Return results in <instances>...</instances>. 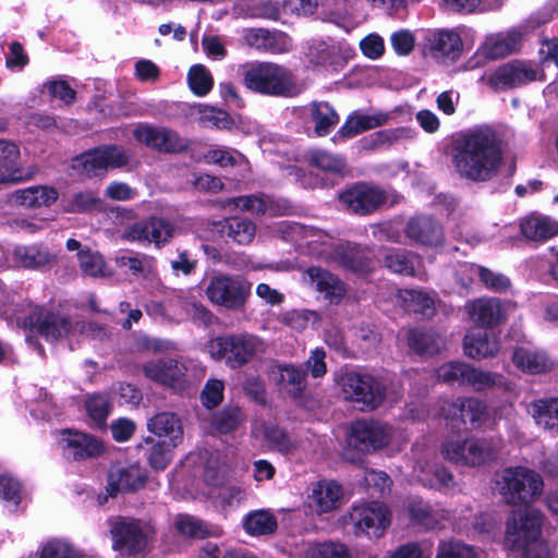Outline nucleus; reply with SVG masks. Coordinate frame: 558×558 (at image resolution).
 Listing matches in <instances>:
<instances>
[{"mask_svg":"<svg viewBox=\"0 0 558 558\" xmlns=\"http://www.w3.org/2000/svg\"><path fill=\"white\" fill-rule=\"evenodd\" d=\"M450 161L462 180L475 183L493 180L504 161L501 135L489 125H478L462 133L453 141Z\"/></svg>","mask_w":558,"mask_h":558,"instance_id":"f257e3e1","label":"nucleus"},{"mask_svg":"<svg viewBox=\"0 0 558 558\" xmlns=\"http://www.w3.org/2000/svg\"><path fill=\"white\" fill-rule=\"evenodd\" d=\"M0 315L8 322L15 320L19 327L29 329L48 341H54L63 336L76 332L96 339L107 336L104 327L93 323H71L63 316L46 312L43 307L34 305L15 291H7L0 282Z\"/></svg>","mask_w":558,"mask_h":558,"instance_id":"f03ea898","label":"nucleus"},{"mask_svg":"<svg viewBox=\"0 0 558 558\" xmlns=\"http://www.w3.org/2000/svg\"><path fill=\"white\" fill-rule=\"evenodd\" d=\"M278 232L286 241L293 242L300 250L326 260H336L344 268L356 272L368 270V259L356 245L335 246L331 236L320 229L303 226L298 222L282 221Z\"/></svg>","mask_w":558,"mask_h":558,"instance_id":"7ed1b4c3","label":"nucleus"},{"mask_svg":"<svg viewBox=\"0 0 558 558\" xmlns=\"http://www.w3.org/2000/svg\"><path fill=\"white\" fill-rule=\"evenodd\" d=\"M543 523L539 510H513L506 522L505 547L523 558H549L553 550L543 537Z\"/></svg>","mask_w":558,"mask_h":558,"instance_id":"20e7f679","label":"nucleus"},{"mask_svg":"<svg viewBox=\"0 0 558 558\" xmlns=\"http://www.w3.org/2000/svg\"><path fill=\"white\" fill-rule=\"evenodd\" d=\"M504 448L501 436L446 438L440 452L447 461L465 468H482L498 459Z\"/></svg>","mask_w":558,"mask_h":558,"instance_id":"39448f33","label":"nucleus"},{"mask_svg":"<svg viewBox=\"0 0 558 558\" xmlns=\"http://www.w3.org/2000/svg\"><path fill=\"white\" fill-rule=\"evenodd\" d=\"M244 85L252 92L275 97H294L303 90L293 73L277 63L258 62L246 68Z\"/></svg>","mask_w":558,"mask_h":558,"instance_id":"423d86ee","label":"nucleus"},{"mask_svg":"<svg viewBox=\"0 0 558 558\" xmlns=\"http://www.w3.org/2000/svg\"><path fill=\"white\" fill-rule=\"evenodd\" d=\"M496 492L509 505H529L536 501L544 488L542 476L526 466H508L496 473Z\"/></svg>","mask_w":558,"mask_h":558,"instance_id":"0eeeda50","label":"nucleus"},{"mask_svg":"<svg viewBox=\"0 0 558 558\" xmlns=\"http://www.w3.org/2000/svg\"><path fill=\"white\" fill-rule=\"evenodd\" d=\"M144 375L160 385L183 390L194 385L205 375L203 366L189 359H157L143 365Z\"/></svg>","mask_w":558,"mask_h":558,"instance_id":"6e6552de","label":"nucleus"},{"mask_svg":"<svg viewBox=\"0 0 558 558\" xmlns=\"http://www.w3.org/2000/svg\"><path fill=\"white\" fill-rule=\"evenodd\" d=\"M396 436L397 430L388 424L365 420L356 421L351 424L347 433L344 458L355 462L361 454L391 444Z\"/></svg>","mask_w":558,"mask_h":558,"instance_id":"1a4fd4ad","label":"nucleus"},{"mask_svg":"<svg viewBox=\"0 0 558 558\" xmlns=\"http://www.w3.org/2000/svg\"><path fill=\"white\" fill-rule=\"evenodd\" d=\"M112 538V549L119 556L131 558L144 555L153 536L149 525L126 517H111L107 521Z\"/></svg>","mask_w":558,"mask_h":558,"instance_id":"9d476101","label":"nucleus"},{"mask_svg":"<svg viewBox=\"0 0 558 558\" xmlns=\"http://www.w3.org/2000/svg\"><path fill=\"white\" fill-rule=\"evenodd\" d=\"M266 343L250 333L230 335L211 339L207 351L214 360H226L232 367H240L266 351Z\"/></svg>","mask_w":558,"mask_h":558,"instance_id":"9b49d317","label":"nucleus"},{"mask_svg":"<svg viewBox=\"0 0 558 558\" xmlns=\"http://www.w3.org/2000/svg\"><path fill=\"white\" fill-rule=\"evenodd\" d=\"M252 284L241 276L215 274L205 289L207 299L227 310H241L251 294Z\"/></svg>","mask_w":558,"mask_h":558,"instance_id":"f8f14e48","label":"nucleus"},{"mask_svg":"<svg viewBox=\"0 0 558 558\" xmlns=\"http://www.w3.org/2000/svg\"><path fill=\"white\" fill-rule=\"evenodd\" d=\"M347 400L360 404L362 409H375L386 398L384 385L369 374L345 371L338 379Z\"/></svg>","mask_w":558,"mask_h":558,"instance_id":"ddd939ff","label":"nucleus"},{"mask_svg":"<svg viewBox=\"0 0 558 558\" xmlns=\"http://www.w3.org/2000/svg\"><path fill=\"white\" fill-rule=\"evenodd\" d=\"M347 520L356 536L380 538L391 523V512L383 502H362L351 507Z\"/></svg>","mask_w":558,"mask_h":558,"instance_id":"4468645a","label":"nucleus"},{"mask_svg":"<svg viewBox=\"0 0 558 558\" xmlns=\"http://www.w3.org/2000/svg\"><path fill=\"white\" fill-rule=\"evenodd\" d=\"M131 151L117 145H105L85 151L72 160L73 170L87 177H94L126 166Z\"/></svg>","mask_w":558,"mask_h":558,"instance_id":"2eb2a0df","label":"nucleus"},{"mask_svg":"<svg viewBox=\"0 0 558 558\" xmlns=\"http://www.w3.org/2000/svg\"><path fill=\"white\" fill-rule=\"evenodd\" d=\"M542 80L544 74L535 64L513 61L496 69L489 75L488 84L496 90H502Z\"/></svg>","mask_w":558,"mask_h":558,"instance_id":"dca6fc26","label":"nucleus"},{"mask_svg":"<svg viewBox=\"0 0 558 558\" xmlns=\"http://www.w3.org/2000/svg\"><path fill=\"white\" fill-rule=\"evenodd\" d=\"M340 202L357 215H369L388 202V194L373 185L357 183L339 195Z\"/></svg>","mask_w":558,"mask_h":558,"instance_id":"f3484780","label":"nucleus"},{"mask_svg":"<svg viewBox=\"0 0 558 558\" xmlns=\"http://www.w3.org/2000/svg\"><path fill=\"white\" fill-rule=\"evenodd\" d=\"M440 411L441 415L446 420L453 421L459 417L463 424L469 422L473 428L485 426L488 420L486 404L474 398L458 399L453 402H444Z\"/></svg>","mask_w":558,"mask_h":558,"instance_id":"a211bd4d","label":"nucleus"},{"mask_svg":"<svg viewBox=\"0 0 558 558\" xmlns=\"http://www.w3.org/2000/svg\"><path fill=\"white\" fill-rule=\"evenodd\" d=\"M58 444L66 457L75 460L95 457L102 451V444L95 437L72 429L60 432Z\"/></svg>","mask_w":558,"mask_h":558,"instance_id":"6ab92c4d","label":"nucleus"},{"mask_svg":"<svg viewBox=\"0 0 558 558\" xmlns=\"http://www.w3.org/2000/svg\"><path fill=\"white\" fill-rule=\"evenodd\" d=\"M512 363L520 371L532 375L549 373L556 365L546 351L532 344L517 347L512 353Z\"/></svg>","mask_w":558,"mask_h":558,"instance_id":"aec40b11","label":"nucleus"},{"mask_svg":"<svg viewBox=\"0 0 558 558\" xmlns=\"http://www.w3.org/2000/svg\"><path fill=\"white\" fill-rule=\"evenodd\" d=\"M469 318L483 328H493L506 318V311L497 298H478L464 305Z\"/></svg>","mask_w":558,"mask_h":558,"instance_id":"412c9836","label":"nucleus"},{"mask_svg":"<svg viewBox=\"0 0 558 558\" xmlns=\"http://www.w3.org/2000/svg\"><path fill=\"white\" fill-rule=\"evenodd\" d=\"M244 43L256 50L269 53H284L291 50V38L279 31L265 28H246L243 31Z\"/></svg>","mask_w":558,"mask_h":558,"instance_id":"4be33fe9","label":"nucleus"},{"mask_svg":"<svg viewBox=\"0 0 558 558\" xmlns=\"http://www.w3.org/2000/svg\"><path fill=\"white\" fill-rule=\"evenodd\" d=\"M306 282L330 304H338L345 295L344 283L330 271L320 267H308L305 272Z\"/></svg>","mask_w":558,"mask_h":558,"instance_id":"5701e85b","label":"nucleus"},{"mask_svg":"<svg viewBox=\"0 0 558 558\" xmlns=\"http://www.w3.org/2000/svg\"><path fill=\"white\" fill-rule=\"evenodd\" d=\"M145 471L137 464H117L108 473L107 490L110 496L136 490L145 483Z\"/></svg>","mask_w":558,"mask_h":558,"instance_id":"b1692460","label":"nucleus"},{"mask_svg":"<svg viewBox=\"0 0 558 558\" xmlns=\"http://www.w3.org/2000/svg\"><path fill=\"white\" fill-rule=\"evenodd\" d=\"M405 234L412 242L428 247L440 246L445 240L442 227L428 216L411 218Z\"/></svg>","mask_w":558,"mask_h":558,"instance_id":"393cba45","label":"nucleus"},{"mask_svg":"<svg viewBox=\"0 0 558 558\" xmlns=\"http://www.w3.org/2000/svg\"><path fill=\"white\" fill-rule=\"evenodd\" d=\"M173 235V227L165 219L151 218L129 227L123 238L129 241H148L156 245L165 244Z\"/></svg>","mask_w":558,"mask_h":558,"instance_id":"a878e982","label":"nucleus"},{"mask_svg":"<svg viewBox=\"0 0 558 558\" xmlns=\"http://www.w3.org/2000/svg\"><path fill=\"white\" fill-rule=\"evenodd\" d=\"M57 262V255L43 244L17 245L12 251V264L25 269L43 270Z\"/></svg>","mask_w":558,"mask_h":558,"instance_id":"bb28decb","label":"nucleus"},{"mask_svg":"<svg viewBox=\"0 0 558 558\" xmlns=\"http://www.w3.org/2000/svg\"><path fill=\"white\" fill-rule=\"evenodd\" d=\"M251 435L260 446L284 454L291 453L295 449V444L288 437L284 430L272 423L259 420L254 421Z\"/></svg>","mask_w":558,"mask_h":558,"instance_id":"cd10ccee","label":"nucleus"},{"mask_svg":"<svg viewBox=\"0 0 558 558\" xmlns=\"http://www.w3.org/2000/svg\"><path fill=\"white\" fill-rule=\"evenodd\" d=\"M391 117V112L376 111L371 113H363L355 111L349 116L344 124L333 136L332 141L336 142L338 138H351L362 132L385 125L389 122Z\"/></svg>","mask_w":558,"mask_h":558,"instance_id":"c85d7f7f","label":"nucleus"},{"mask_svg":"<svg viewBox=\"0 0 558 558\" xmlns=\"http://www.w3.org/2000/svg\"><path fill=\"white\" fill-rule=\"evenodd\" d=\"M310 507L318 514L336 510L342 504L343 489L335 481H319L313 485Z\"/></svg>","mask_w":558,"mask_h":558,"instance_id":"c756f323","label":"nucleus"},{"mask_svg":"<svg viewBox=\"0 0 558 558\" xmlns=\"http://www.w3.org/2000/svg\"><path fill=\"white\" fill-rule=\"evenodd\" d=\"M499 348L497 335L484 329H471L463 340L465 355L474 360L494 357Z\"/></svg>","mask_w":558,"mask_h":558,"instance_id":"7c9ffc66","label":"nucleus"},{"mask_svg":"<svg viewBox=\"0 0 558 558\" xmlns=\"http://www.w3.org/2000/svg\"><path fill=\"white\" fill-rule=\"evenodd\" d=\"M230 204L243 211L255 215L279 216L290 210V205L283 199H274L266 195H247L232 198Z\"/></svg>","mask_w":558,"mask_h":558,"instance_id":"2f4dec72","label":"nucleus"},{"mask_svg":"<svg viewBox=\"0 0 558 558\" xmlns=\"http://www.w3.org/2000/svg\"><path fill=\"white\" fill-rule=\"evenodd\" d=\"M349 47L344 43L336 41L331 38L326 40L314 39L307 48V58L311 63L316 65H336L348 52Z\"/></svg>","mask_w":558,"mask_h":558,"instance_id":"473e14b6","label":"nucleus"},{"mask_svg":"<svg viewBox=\"0 0 558 558\" xmlns=\"http://www.w3.org/2000/svg\"><path fill=\"white\" fill-rule=\"evenodd\" d=\"M222 473L220 469L213 470L209 465L205 468V481L214 486L209 493L215 502L222 509L231 508L239 505L244 499V492L234 485H221L219 487V475Z\"/></svg>","mask_w":558,"mask_h":558,"instance_id":"72a5a7b5","label":"nucleus"},{"mask_svg":"<svg viewBox=\"0 0 558 558\" xmlns=\"http://www.w3.org/2000/svg\"><path fill=\"white\" fill-rule=\"evenodd\" d=\"M413 475L423 485L440 490H449L456 486L453 474L447 468L430 462H417Z\"/></svg>","mask_w":558,"mask_h":558,"instance_id":"f704fd0d","label":"nucleus"},{"mask_svg":"<svg viewBox=\"0 0 558 558\" xmlns=\"http://www.w3.org/2000/svg\"><path fill=\"white\" fill-rule=\"evenodd\" d=\"M271 376L293 398L300 397L306 388V372L301 366L277 365L271 369Z\"/></svg>","mask_w":558,"mask_h":558,"instance_id":"c9c22d12","label":"nucleus"},{"mask_svg":"<svg viewBox=\"0 0 558 558\" xmlns=\"http://www.w3.org/2000/svg\"><path fill=\"white\" fill-rule=\"evenodd\" d=\"M304 117L314 123V131L318 136H325L338 124L339 116L327 101H312L302 109Z\"/></svg>","mask_w":558,"mask_h":558,"instance_id":"e433bc0d","label":"nucleus"},{"mask_svg":"<svg viewBox=\"0 0 558 558\" xmlns=\"http://www.w3.org/2000/svg\"><path fill=\"white\" fill-rule=\"evenodd\" d=\"M147 428L158 437L168 438L171 447H177L183 440V426L180 418L169 412L158 413L147 422Z\"/></svg>","mask_w":558,"mask_h":558,"instance_id":"4c0bfd02","label":"nucleus"},{"mask_svg":"<svg viewBox=\"0 0 558 558\" xmlns=\"http://www.w3.org/2000/svg\"><path fill=\"white\" fill-rule=\"evenodd\" d=\"M520 229L531 241H546L558 235V222L550 217L532 214L521 220Z\"/></svg>","mask_w":558,"mask_h":558,"instance_id":"58836bf2","label":"nucleus"},{"mask_svg":"<svg viewBox=\"0 0 558 558\" xmlns=\"http://www.w3.org/2000/svg\"><path fill=\"white\" fill-rule=\"evenodd\" d=\"M318 7V0H270L263 10V15L278 20L282 13L312 15Z\"/></svg>","mask_w":558,"mask_h":558,"instance_id":"ea45409f","label":"nucleus"},{"mask_svg":"<svg viewBox=\"0 0 558 558\" xmlns=\"http://www.w3.org/2000/svg\"><path fill=\"white\" fill-rule=\"evenodd\" d=\"M519 44L520 34L517 32L492 35L478 48L477 54L488 59L501 58L515 51Z\"/></svg>","mask_w":558,"mask_h":558,"instance_id":"a19ab883","label":"nucleus"},{"mask_svg":"<svg viewBox=\"0 0 558 558\" xmlns=\"http://www.w3.org/2000/svg\"><path fill=\"white\" fill-rule=\"evenodd\" d=\"M20 148L11 141L0 140V183L21 180Z\"/></svg>","mask_w":558,"mask_h":558,"instance_id":"79ce46f5","label":"nucleus"},{"mask_svg":"<svg viewBox=\"0 0 558 558\" xmlns=\"http://www.w3.org/2000/svg\"><path fill=\"white\" fill-rule=\"evenodd\" d=\"M527 411L538 426L558 434V398L535 400L529 404Z\"/></svg>","mask_w":558,"mask_h":558,"instance_id":"37998d69","label":"nucleus"},{"mask_svg":"<svg viewBox=\"0 0 558 558\" xmlns=\"http://www.w3.org/2000/svg\"><path fill=\"white\" fill-rule=\"evenodd\" d=\"M397 302L407 312L430 316L435 312V298L422 290L405 289L397 293Z\"/></svg>","mask_w":558,"mask_h":558,"instance_id":"c03bdc74","label":"nucleus"},{"mask_svg":"<svg viewBox=\"0 0 558 558\" xmlns=\"http://www.w3.org/2000/svg\"><path fill=\"white\" fill-rule=\"evenodd\" d=\"M118 267L126 268L133 276L148 278L154 275L156 262L151 256L131 251H120L114 257Z\"/></svg>","mask_w":558,"mask_h":558,"instance_id":"a18cd8bd","label":"nucleus"},{"mask_svg":"<svg viewBox=\"0 0 558 558\" xmlns=\"http://www.w3.org/2000/svg\"><path fill=\"white\" fill-rule=\"evenodd\" d=\"M409 513L413 521L426 529H434L442 520L449 519V512L439 505H429L421 499L410 502Z\"/></svg>","mask_w":558,"mask_h":558,"instance_id":"49530a36","label":"nucleus"},{"mask_svg":"<svg viewBox=\"0 0 558 558\" xmlns=\"http://www.w3.org/2000/svg\"><path fill=\"white\" fill-rule=\"evenodd\" d=\"M58 196L56 189L45 185L19 190L13 194L14 201L27 208L48 207L58 199Z\"/></svg>","mask_w":558,"mask_h":558,"instance_id":"de8ad7c7","label":"nucleus"},{"mask_svg":"<svg viewBox=\"0 0 558 558\" xmlns=\"http://www.w3.org/2000/svg\"><path fill=\"white\" fill-rule=\"evenodd\" d=\"M432 49L435 57L453 62L461 54L462 40L453 31H441L434 34Z\"/></svg>","mask_w":558,"mask_h":558,"instance_id":"09e8293b","label":"nucleus"},{"mask_svg":"<svg viewBox=\"0 0 558 558\" xmlns=\"http://www.w3.org/2000/svg\"><path fill=\"white\" fill-rule=\"evenodd\" d=\"M189 116L204 126L227 130L233 124L231 117L226 111L203 104L192 105Z\"/></svg>","mask_w":558,"mask_h":558,"instance_id":"8fccbe9b","label":"nucleus"},{"mask_svg":"<svg viewBox=\"0 0 558 558\" xmlns=\"http://www.w3.org/2000/svg\"><path fill=\"white\" fill-rule=\"evenodd\" d=\"M243 527L252 536L268 535L277 529V519L269 510H254L244 517Z\"/></svg>","mask_w":558,"mask_h":558,"instance_id":"3c124183","label":"nucleus"},{"mask_svg":"<svg viewBox=\"0 0 558 558\" xmlns=\"http://www.w3.org/2000/svg\"><path fill=\"white\" fill-rule=\"evenodd\" d=\"M78 265L82 272L90 277H107L112 274L104 257L98 252L84 246L77 253Z\"/></svg>","mask_w":558,"mask_h":558,"instance_id":"603ef678","label":"nucleus"},{"mask_svg":"<svg viewBox=\"0 0 558 558\" xmlns=\"http://www.w3.org/2000/svg\"><path fill=\"white\" fill-rule=\"evenodd\" d=\"M408 345L417 354H434L440 349L441 340L434 333L420 329H409L404 332Z\"/></svg>","mask_w":558,"mask_h":558,"instance_id":"864d4df0","label":"nucleus"},{"mask_svg":"<svg viewBox=\"0 0 558 558\" xmlns=\"http://www.w3.org/2000/svg\"><path fill=\"white\" fill-rule=\"evenodd\" d=\"M245 415L239 407H227L213 415L211 430L218 434L234 432L243 422Z\"/></svg>","mask_w":558,"mask_h":558,"instance_id":"5fc2aeb1","label":"nucleus"},{"mask_svg":"<svg viewBox=\"0 0 558 558\" xmlns=\"http://www.w3.org/2000/svg\"><path fill=\"white\" fill-rule=\"evenodd\" d=\"M310 161L316 168L338 175L347 173V162L343 157L333 155L323 149H316L311 153Z\"/></svg>","mask_w":558,"mask_h":558,"instance_id":"6e6d98bb","label":"nucleus"},{"mask_svg":"<svg viewBox=\"0 0 558 558\" xmlns=\"http://www.w3.org/2000/svg\"><path fill=\"white\" fill-rule=\"evenodd\" d=\"M417 260V256L398 250H391L384 256V263L387 268L393 272L407 276H417L415 272V263Z\"/></svg>","mask_w":558,"mask_h":558,"instance_id":"4d7b16f0","label":"nucleus"},{"mask_svg":"<svg viewBox=\"0 0 558 558\" xmlns=\"http://www.w3.org/2000/svg\"><path fill=\"white\" fill-rule=\"evenodd\" d=\"M504 383V377L499 374L484 372L466 364L464 373V384L470 385L475 390H485Z\"/></svg>","mask_w":558,"mask_h":558,"instance_id":"13d9d810","label":"nucleus"},{"mask_svg":"<svg viewBox=\"0 0 558 558\" xmlns=\"http://www.w3.org/2000/svg\"><path fill=\"white\" fill-rule=\"evenodd\" d=\"M187 83L189 87L196 96L203 97L211 90L214 78L204 65L195 64L187 73Z\"/></svg>","mask_w":558,"mask_h":558,"instance_id":"bf43d9fd","label":"nucleus"},{"mask_svg":"<svg viewBox=\"0 0 558 558\" xmlns=\"http://www.w3.org/2000/svg\"><path fill=\"white\" fill-rule=\"evenodd\" d=\"M174 527L179 534L186 537L204 538L211 534L202 520L190 514H179L174 520Z\"/></svg>","mask_w":558,"mask_h":558,"instance_id":"052dcab7","label":"nucleus"},{"mask_svg":"<svg viewBox=\"0 0 558 558\" xmlns=\"http://www.w3.org/2000/svg\"><path fill=\"white\" fill-rule=\"evenodd\" d=\"M305 558H352V555L345 545L328 542L308 545Z\"/></svg>","mask_w":558,"mask_h":558,"instance_id":"680f3d73","label":"nucleus"},{"mask_svg":"<svg viewBox=\"0 0 558 558\" xmlns=\"http://www.w3.org/2000/svg\"><path fill=\"white\" fill-rule=\"evenodd\" d=\"M174 303L179 306V313L184 317H190L195 323L207 325L211 322V313L201 302L186 300L182 296H175Z\"/></svg>","mask_w":558,"mask_h":558,"instance_id":"e2e57ef3","label":"nucleus"},{"mask_svg":"<svg viewBox=\"0 0 558 558\" xmlns=\"http://www.w3.org/2000/svg\"><path fill=\"white\" fill-rule=\"evenodd\" d=\"M255 232L254 223L246 218L233 217L227 220V234L239 244L251 243Z\"/></svg>","mask_w":558,"mask_h":558,"instance_id":"0e129e2a","label":"nucleus"},{"mask_svg":"<svg viewBox=\"0 0 558 558\" xmlns=\"http://www.w3.org/2000/svg\"><path fill=\"white\" fill-rule=\"evenodd\" d=\"M146 313L156 320L180 322L182 314L179 313V306L174 303V298L167 303L150 301L145 306Z\"/></svg>","mask_w":558,"mask_h":558,"instance_id":"69168bd1","label":"nucleus"},{"mask_svg":"<svg viewBox=\"0 0 558 558\" xmlns=\"http://www.w3.org/2000/svg\"><path fill=\"white\" fill-rule=\"evenodd\" d=\"M319 320V315L310 310H291L284 312L281 316V322L290 328L302 331L307 326H314Z\"/></svg>","mask_w":558,"mask_h":558,"instance_id":"338daca9","label":"nucleus"},{"mask_svg":"<svg viewBox=\"0 0 558 558\" xmlns=\"http://www.w3.org/2000/svg\"><path fill=\"white\" fill-rule=\"evenodd\" d=\"M477 553L471 545L461 542H440L436 558H476Z\"/></svg>","mask_w":558,"mask_h":558,"instance_id":"774afa93","label":"nucleus"}]
</instances>
